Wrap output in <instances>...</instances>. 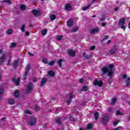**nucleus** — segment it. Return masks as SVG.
Listing matches in <instances>:
<instances>
[{
    "mask_svg": "<svg viewBox=\"0 0 130 130\" xmlns=\"http://www.w3.org/2000/svg\"><path fill=\"white\" fill-rule=\"evenodd\" d=\"M116 102V98H114L112 99V102H111V104L113 105L114 104V103H115Z\"/></svg>",
    "mask_w": 130,
    "mask_h": 130,
    "instance_id": "37",
    "label": "nucleus"
},
{
    "mask_svg": "<svg viewBox=\"0 0 130 130\" xmlns=\"http://www.w3.org/2000/svg\"><path fill=\"white\" fill-rule=\"evenodd\" d=\"M110 43H111V40H109L108 41L107 44H110Z\"/></svg>",
    "mask_w": 130,
    "mask_h": 130,
    "instance_id": "55",
    "label": "nucleus"
},
{
    "mask_svg": "<svg viewBox=\"0 0 130 130\" xmlns=\"http://www.w3.org/2000/svg\"><path fill=\"white\" fill-rule=\"evenodd\" d=\"M108 38H109V36H106L103 38V40H106V39H108Z\"/></svg>",
    "mask_w": 130,
    "mask_h": 130,
    "instance_id": "46",
    "label": "nucleus"
},
{
    "mask_svg": "<svg viewBox=\"0 0 130 130\" xmlns=\"http://www.w3.org/2000/svg\"><path fill=\"white\" fill-rule=\"evenodd\" d=\"M47 34V29H43L42 31V35L43 36H45Z\"/></svg>",
    "mask_w": 130,
    "mask_h": 130,
    "instance_id": "24",
    "label": "nucleus"
},
{
    "mask_svg": "<svg viewBox=\"0 0 130 130\" xmlns=\"http://www.w3.org/2000/svg\"><path fill=\"white\" fill-rule=\"evenodd\" d=\"M60 119H61V118L59 117H57L56 119V121L58 124H60V123H61V122H60Z\"/></svg>",
    "mask_w": 130,
    "mask_h": 130,
    "instance_id": "28",
    "label": "nucleus"
},
{
    "mask_svg": "<svg viewBox=\"0 0 130 130\" xmlns=\"http://www.w3.org/2000/svg\"><path fill=\"white\" fill-rule=\"evenodd\" d=\"M13 82H19V81H17V79L16 78H13L12 80Z\"/></svg>",
    "mask_w": 130,
    "mask_h": 130,
    "instance_id": "53",
    "label": "nucleus"
},
{
    "mask_svg": "<svg viewBox=\"0 0 130 130\" xmlns=\"http://www.w3.org/2000/svg\"><path fill=\"white\" fill-rule=\"evenodd\" d=\"M31 64H28L27 65V67H26V68L25 69V73H29V70H31Z\"/></svg>",
    "mask_w": 130,
    "mask_h": 130,
    "instance_id": "22",
    "label": "nucleus"
},
{
    "mask_svg": "<svg viewBox=\"0 0 130 130\" xmlns=\"http://www.w3.org/2000/svg\"><path fill=\"white\" fill-rule=\"evenodd\" d=\"M93 85L95 86H98L99 87H102L103 86V82H94Z\"/></svg>",
    "mask_w": 130,
    "mask_h": 130,
    "instance_id": "16",
    "label": "nucleus"
},
{
    "mask_svg": "<svg viewBox=\"0 0 130 130\" xmlns=\"http://www.w3.org/2000/svg\"><path fill=\"white\" fill-rule=\"evenodd\" d=\"M122 79H124L125 82H130V77L126 74H124L122 76Z\"/></svg>",
    "mask_w": 130,
    "mask_h": 130,
    "instance_id": "12",
    "label": "nucleus"
},
{
    "mask_svg": "<svg viewBox=\"0 0 130 130\" xmlns=\"http://www.w3.org/2000/svg\"><path fill=\"white\" fill-rule=\"evenodd\" d=\"M118 124V121H114L113 122V125H114V126L117 125Z\"/></svg>",
    "mask_w": 130,
    "mask_h": 130,
    "instance_id": "50",
    "label": "nucleus"
},
{
    "mask_svg": "<svg viewBox=\"0 0 130 130\" xmlns=\"http://www.w3.org/2000/svg\"><path fill=\"white\" fill-rule=\"evenodd\" d=\"M27 123H28L29 125H35L36 123H37V119L34 117H32L29 121H27Z\"/></svg>",
    "mask_w": 130,
    "mask_h": 130,
    "instance_id": "2",
    "label": "nucleus"
},
{
    "mask_svg": "<svg viewBox=\"0 0 130 130\" xmlns=\"http://www.w3.org/2000/svg\"><path fill=\"white\" fill-rule=\"evenodd\" d=\"M46 85V82H42L40 83V86L41 87H43L44 86H45Z\"/></svg>",
    "mask_w": 130,
    "mask_h": 130,
    "instance_id": "38",
    "label": "nucleus"
},
{
    "mask_svg": "<svg viewBox=\"0 0 130 130\" xmlns=\"http://www.w3.org/2000/svg\"><path fill=\"white\" fill-rule=\"evenodd\" d=\"M116 114L117 115H123V113H121L119 110L116 111Z\"/></svg>",
    "mask_w": 130,
    "mask_h": 130,
    "instance_id": "33",
    "label": "nucleus"
},
{
    "mask_svg": "<svg viewBox=\"0 0 130 130\" xmlns=\"http://www.w3.org/2000/svg\"><path fill=\"white\" fill-rule=\"evenodd\" d=\"M65 10L68 11H72L73 10V8L70 4H66L65 5Z\"/></svg>",
    "mask_w": 130,
    "mask_h": 130,
    "instance_id": "9",
    "label": "nucleus"
},
{
    "mask_svg": "<svg viewBox=\"0 0 130 130\" xmlns=\"http://www.w3.org/2000/svg\"><path fill=\"white\" fill-rule=\"evenodd\" d=\"M96 32H99V28L96 27L94 29H92L90 30V34H94Z\"/></svg>",
    "mask_w": 130,
    "mask_h": 130,
    "instance_id": "17",
    "label": "nucleus"
},
{
    "mask_svg": "<svg viewBox=\"0 0 130 130\" xmlns=\"http://www.w3.org/2000/svg\"><path fill=\"white\" fill-rule=\"evenodd\" d=\"M33 88H34V86H33V84L30 82L29 83L26 88V92L27 93H30L32 90H33Z\"/></svg>",
    "mask_w": 130,
    "mask_h": 130,
    "instance_id": "3",
    "label": "nucleus"
},
{
    "mask_svg": "<svg viewBox=\"0 0 130 130\" xmlns=\"http://www.w3.org/2000/svg\"><path fill=\"white\" fill-rule=\"evenodd\" d=\"M125 24V18H122L118 22V26H122Z\"/></svg>",
    "mask_w": 130,
    "mask_h": 130,
    "instance_id": "8",
    "label": "nucleus"
},
{
    "mask_svg": "<svg viewBox=\"0 0 130 130\" xmlns=\"http://www.w3.org/2000/svg\"><path fill=\"white\" fill-rule=\"evenodd\" d=\"M11 47H13V48L16 47V43H12Z\"/></svg>",
    "mask_w": 130,
    "mask_h": 130,
    "instance_id": "42",
    "label": "nucleus"
},
{
    "mask_svg": "<svg viewBox=\"0 0 130 130\" xmlns=\"http://www.w3.org/2000/svg\"><path fill=\"white\" fill-rule=\"evenodd\" d=\"M27 53L30 56H34V54H32L30 52H28Z\"/></svg>",
    "mask_w": 130,
    "mask_h": 130,
    "instance_id": "49",
    "label": "nucleus"
},
{
    "mask_svg": "<svg viewBox=\"0 0 130 130\" xmlns=\"http://www.w3.org/2000/svg\"><path fill=\"white\" fill-rule=\"evenodd\" d=\"M67 25L69 27H72L74 25V21L72 19H69L67 21Z\"/></svg>",
    "mask_w": 130,
    "mask_h": 130,
    "instance_id": "11",
    "label": "nucleus"
},
{
    "mask_svg": "<svg viewBox=\"0 0 130 130\" xmlns=\"http://www.w3.org/2000/svg\"><path fill=\"white\" fill-rule=\"evenodd\" d=\"M109 119V118L107 115L104 116L102 119L103 123H106L107 121H108Z\"/></svg>",
    "mask_w": 130,
    "mask_h": 130,
    "instance_id": "13",
    "label": "nucleus"
},
{
    "mask_svg": "<svg viewBox=\"0 0 130 130\" xmlns=\"http://www.w3.org/2000/svg\"><path fill=\"white\" fill-rule=\"evenodd\" d=\"M35 108L36 111H39V110L40 109V107H39V106H38V105H36Z\"/></svg>",
    "mask_w": 130,
    "mask_h": 130,
    "instance_id": "41",
    "label": "nucleus"
},
{
    "mask_svg": "<svg viewBox=\"0 0 130 130\" xmlns=\"http://www.w3.org/2000/svg\"><path fill=\"white\" fill-rule=\"evenodd\" d=\"M32 13L34 16H36V17H38L39 16H40L41 15V13H40V11L39 10H37L36 9H34L32 11Z\"/></svg>",
    "mask_w": 130,
    "mask_h": 130,
    "instance_id": "6",
    "label": "nucleus"
},
{
    "mask_svg": "<svg viewBox=\"0 0 130 130\" xmlns=\"http://www.w3.org/2000/svg\"><path fill=\"white\" fill-rule=\"evenodd\" d=\"M7 59V54H3L2 56L0 57V64L1 66H3L4 64V62Z\"/></svg>",
    "mask_w": 130,
    "mask_h": 130,
    "instance_id": "5",
    "label": "nucleus"
},
{
    "mask_svg": "<svg viewBox=\"0 0 130 130\" xmlns=\"http://www.w3.org/2000/svg\"><path fill=\"white\" fill-rule=\"evenodd\" d=\"M93 127V124H88L87 125V129H91Z\"/></svg>",
    "mask_w": 130,
    "mask_h": 130,
    "instance_id": "30",
    "label": "nucleus"
},
{
    "mask_svg": "<svg viewBox=\"0 0 130 130\" xmlns=\"http://www.w3.org/2000/svg\"><path fill=\"white\" fill-rule=\"evenodd\" d=\"M107 24L106 23H103L102 24V27H104V26H106Z\"/></svg>",
    "mask_w": 130,
    "mask_h": 130,
    "instance_id": "54",
    "label": "nucleus"
},
{
    "mask_svg": "<svg viewBox=\"0 0 130 130\" xmlns=\"http://www.w3.org/2000/svg\"><path fill=\"white\" fill-rule=\"evenodd\" d=\"M95 48H96V46H92L90 47V50H94V49H95Z\"/></svg>",
    "mask_w": 130,
    "mask_h": 130,
    "instance_id": "43",
    "label": "nucleus"
},
{
    "mask_svg": "<svg viewBox=\"0 0 130 130\" xmlns=\"http://www.w3.org/2000/svg\"><path fill=\"white\" fill-rule=\"evenodd\" d=\"M8 103L10 105H13V104H15V103H16V101H15L14 99H11L8 101Z\"/></svg>",
    "mask_w": 130,
    "mask_h": 130,
    "instance_id": "18",
    "label": "nucleus"
},
{
    "mask_svg": "<svg viewBox=\"0 0 130 130\" xmlns=\"http://www.w3.org/2000/svg\"><path fill=\"white\" fill-rule=\"evenodd\" d=\"M83 55L85 57V59H89L90 58V56L89 55H86L85 53H83Z\"/></svg>",
    "mask_w": 130,
    "mask_h": 130,
    "instance_id": "26",
    "label": "nucleus"
},
{
    "mask_svg": "<svg viewBox=\"0 0 130 130\" xmlns=\"http://www.w3.org/2000/svg\"><path fill=\"white\" fill-rule=\"evenodd\" d=\"M48 64H49V66H53V64H54V61L52 60V61H50V62L48 63Z\"/></svg>",
    "mask_w": 130,
    "mask_h": 130,
    "instance_id": "36",
    "label": "nucleus"
},
{
    "mask_svg": "<svg viewBox=\"0 0 130 130\" xmlns=\"http://www.w3.org/2000/svg\"><path fill=\"white\" fill-rule=\"evenodd\" d=\"M19 90H16L14 92V96H15V97H19Z\"/></svg>",
    "mask_w": 130,
    "mask_h": 130,
    "instance_id": "23",
    "label": "nucleus"
},
{
    "mask_svg": "<svg viewBox=\"0 0 130 130\" xmlns=\"http://www.w3.org/2000/svg\"><path fill=\"white\" fill-rule=\"evenodd\" d=\"M82 90L84 91L85 92H87L88 91V86H84L82 88Z\"/></svg>",
    "mask_w": 130,
    "mask_h": 130,
    "instance_id": "31",
    "label": "nucleus"
},
{
    "mask_svg": "<svg viewBox=\"0 0 130 130\" xmlns=\"http://www.w3.org/2000/svg\"><path fill=\"white\" fill-rule=\"evenodd\" d=\"M50 18L51 21H54L56 19V15L54 14H51L50 15Z\"/></svg>",
    "mask_w": 130,
    "mask_h": 130,
    "instance_id": "21",
    "label": "nucleus"
},
{
    "mask_svg": "<svg viewBox=\"0 0 130 130\" xmlns=\"http://www.w3.org/2000/svg\"><path fill=\"white\" fill-rule=\"evenodd\" d=\"M21 30L22 32H25V24L21 25Z\"/></svg>",
    "mask_w": 130,
    "mask_h": 130,
    "instance_id": "32",
    "label": "nucleus"
},
{
    "mask_svg": "<svg viewBox=\"0 0 130 130\" xmlns=\"http://www.w3.org/2000/svg\"><path fill=\"white\" fill-rule=\"evenodd\" d=\"M57 64L59 68H61L62 66V59H60L57 61Z\"/></svg>",
    "mask_w": 130,
    "mask_h": 130,
    "instance_id": "19",
    "label": "nucleus"
},
{
    "mask_svg": "<svg viewBox=\"0 0 130 130\" xmlns=\"http://www.w3.org/2000/svg\"><path fill=\"white\" fill-rule=\"evenodd\" d=\"M7 65L8 66H11V60L10 59H8L7 62Z\"/></svg>",
    "mask_w": 130,
    "mask_h": 130,
    "instance_id": "45",
    "label": "nucleus"
},
{
    "mask_svg": "<svg viewBox=\"0 0 130 130\" xmlns=\"http://www.w3.org/2000/svg\"><path fill=\"white\" fill-rule=\"evenodd\" d=\"M121 26V29H123V30H125V25H124V24Z\"/></svg>",
    "mask_w": 130,
    "mask_h": 130,
    "instance_id": "51",
    "label": "nucleus"
},
{
    "mask_svg": "<svg viewBox=\"0 0 130 130\" xmlns=\"http://www.w3.org/2000/svg\"><path fill=\"white\" fill-rule=\"evenodd\" d=\"M15 85H16V86H19V85H20V82H15Z\"/></svg>",
    "mask_w": 130,
    "mask_h": 130,
    "instance_id": "52",
    "label": "nucleus"
},
{
    "mask_svg": "<svg viewBox=\"0 0 130 130\" xmlns=\"http://www.w3.org/2000/svg\"><path fill=\"white\" fill-rule=\"evenodd\" d=\"M108 110L109 112H111V110H112L111 109V108H110L108 109Z\"/></svg>",
    "mask_w": 130,
    "mask_h": 130,
    "instance_id": "61",
    "label": "nucleus"
},
{
    "mask_svg": "<svg viewBox=\"0 0 130 130\" xmlns=\"http://www.w3.org/2000/svg\"><path fill=\"white\" fill-rule=\"evenodd\" d=\"M14 31L12 28L9 29L7 30L6 33L8 35H12Z\"/></svg>",
    "mask_w": 130,
    "mask_h": 130,
    "instance_id": "20",
    "label": "nucleus"
},
{
    "mask_svg": "<svg viewBox=\"0 0 130 130\" xmlns=\"http://www.w3.org/2000/svg\"><path fill=\"white\" fill-rule=\"evenodd\" d=\"M128 28H129V29H130V21L128 23Z\"/></svg>",
    "mask_w": 130,
    "mask_h": 130,
    "instance_id": "63",
    "label": "nucleus"
},
{
    "mask_svg": "<svg viewBox=\"0 0 130 130\" xmlns=\"http://www.w3.org/2000/svg\"><path fill=\"white\" fill-rule=\"evenodd\" d=\"M21 11H25L26 10V6L24 5H21L20 6Z\"/></svg>",
    "mask_w": 130,
    "mask_h": 130,
    "instance_id": "25",
    "label": "nucleus"
},
{
    "mask_svg": "<svg viewBox=\"0 0 130 130\" xmlns=\"http://www.w3.org/2000/svg\"><path fill=\"white\" fill-rule=\"evenodd\" d=\"M32 81L33 82H37V77H34L32 79Z\"/></svg>",
    "mask_w": 130,
    "mask_h": 130,
    "instance_id": "48",
    "label": "nucleus"
},
{
    "mask_svg": "<svg viewBox=\"0 0 130 130\" xmlns=\"http://www.w3.org/2000/svg\"><path fill=\"white\" fill-rule=\"evenodd\" d=\"M113 68H114V65L113 64H110L106 67H104L102 69V72L105 75L108 74L109 77H112L113 75Z\"/></svg>",
    "mask_w": 130,
    "mask_h": 130,
    "instance_id": "1",
    "label": "nucleus"
},
{
    "mask_svg": "<svg viewBox=\"0 0 130 130\" xmlns=\"http://www.w3.org/2000/svg\"><path fill=\"white\" fill-rule=\"evenodd\" d=\"M25 35H26V36H29V35H30V34H29L28 31H26L25 32Z\"/></svg>",
    "mask_w": 130,
    "mask_h": 130,
    "instance_id": "56",
    "label": "nucleus"
},
{
    "mask_svg": "<svg viewBox=\"0 0 130 130\" xmlns=\"http://www.w3.org/2000/svg\"><path fill=\"white\" fill-rule=\"evenodd\" d=\"M48 76H49L50 77H52V78L55 77V73H54V72L51 70L48 71Z\"/></svg>",
    "mask_w": 130,
    "mask_h": 130,
    "instance_id": "14",
    "label": "nucleus"
},
{
    "mask_svg": "<svg viewBox=\"0 0 130 130\" xmlns=\"http://www.w3.org/2000/svg\"><path fill=\"white\" fill-rule=\"evenodd\" d=\"M80 130H87V129L86 128H80Z\"/></svg>",
    "mask_w": 130,
    "mask_h": 130,
    "instance_id": "64",
    "label": "nucleus"
},
{
    "mask_svg": "<svg viewBox=\"0 0 130 130\" xmlns=\"http://www.w3.org/2000/svg\"><path fill=\"white\" fill-rule=\"evenodd\" d=\"M73 93H70L69 98L67 101V104H71V103L72 102V99H73Z\"/></svg>",
    "mask_w": 130,
    "mask_h": 130,
    "instance_id": "15",
    "label": "nucleus"
},
{
    "mask_svg": "<svg viewBox=\"0 0 130 130\" xmlns=\"http://www.w3.org/2000/svg\"><path fill=\"white\" fill-rule=\"evenodd\" d=\"M68 52L69 55H70V56H72V57H74V56H76V53L75 52L74 50H68Z\"/></svg>",
    "mask_w": 130,
    "mask_h": 130,
    "instance_id": "7",
    "label": "nucleus"
},
{
    "mask_svg": "<svg viewBox=\"0 0 130 130\" xmlns=\"http://www.w3.org/2000/svg\"><path fill=\"white\" fill-rule=\"evenodd\" d=\"M71 120H72V121H75V118L71 117L70 118Z\"/></svg>",
    "mask_w": 130,
    "mask_h": 130,
    "instance_id": "59",
    "label": "nucleus"
},
{
    "mask_svg": "<svg viewBox=\"0 0 130 130\" xmlns=\"http://www.w3.org/2000/svg\"><path fill=\"white\" fill-rule=\"evenodd\" d=\"M117 52V48L116 46H114L111 49L109 50V52L111 55H114L115 53Z\"/></svg>",
    "mask_w": 130,
    "mask_h": 130,
    "instance_id": "4",
    "label": "nucleus"
},
{
    "mask_svg": "<svg viewBox=\"0 0 130 130\" xmlns=\"http://www.w3.org/2000/svg\"><path fill=\"white\" fill-rule=\"evenodd\" d=\"M19 60H15L14 62L12 64L13 69H17L19 67Z\"/></svg>",
    "mask_w": 130,
    "mask_h": 130,
    "instance_id": "10",
    "label": "nucleus"
},
{
    "mask_svg": "<svg viewBox=\"0 0 130 130\" xmlns=\"http://www.w3.org/2000/svg\"><path fill=\"white\" fill-rule=\"evenodd\" d=\"M115 12H117V11H118V7H116L114 9Z\"/></svg>",
    "mask_w": 130,
    "mask_h": 130,
    "instance_id": "57",
    "label": "nucleus"
},
{
    "mask_svg": "<svg viewBox=\"0 0 130 130\" xmlns=\"http://www.w3.org/2000/svg\"><path fill=\"white\" fill-rule=\"evenodd\" d=\"M126 85H127V86H130V82H127L126 83Z\"/></svg>",
    "mask_w": 130,
    "mask_h": 130,
    "instance_id": "62",
    "label": "nucleus"
},
{
    "mask_svg": "<svg viewBox=\"0 0 130 130\" xmlns=\"http://www.w3.org/2000/svg\"><path fill=\"white\" fill-rule=\"evenodd\" d=\"M42 62H43V63H45V64H48V60L46 58H43Z\"/></svg>",
    "mask_w": 130,
    "mask_h": 130,
    "instance_id": "29",
    "label": "nucleus"
},
{
    "mask_svg": "<svg viewBox=\"0 0 130 130\" xmlns=\"http://www.w3.org/2000/svg\"><path fill=\"white\" fill-rule=\"evenodd\" d=\"M78 31V27H75L74 29L72 30V32L73 33H75L76 32Z\"/></svg>",
    "mask_w": 130,
    "mask_h": 130,
    "instance_id": "39",
    "label": "nucleus"
},
{
    "mask_svg": "<svg viewBox=\"0 0 130 130\" xmlns=\"http://www.w3.org/2000/svg\"><path fill=\"white\" fill-rule=\"evenodd\" d=\"M90 7H91V5H87V7H84L83 8V11H87V10H88V9H89V8H90Z\"/></svg>",
    "mask_w": 130,
    "mask_h": 130,
    "instance_id": "34",
    "label": "nucleus"
},
{
    "mask_svg": "<svg viewBox=\"0 0 130 130\" xmlns=\"http://www.w3.org/2000/svg\"><path fill=\"white\" fill-rule=\"evenodd\" d=\"M57 39L58 40H61L62 39V36H58Z\"/></svg>",
    "mask_w": 130,
    "mask_h": 130,
    "instance_id": "44",
    "label": "nucleus"
},
{
    "mask_svg": "<svg viewBox=\"0 0 130 130\" xmlns=\"http://www.w3.org/2000/svg\"><path fill=\"white\" fill-rule=\"evenodd\" d=\"M41 82H46V78L44 77L42 79Z\"/></svg>",
    "mask_w": 130,
    "mask_h": 130,
    "instance_id": "47",
    "label": "nucleus"
},
{
    "mask_svg": "<svg viewBox=\"0 0 130 130\" xmlns=\"http://www.w3.org/2000/svg\"><path fill=\"white\" fill-rule=\"evenodd\" d=\"M94 117L95 118V120L98 119V117H99V112H97L94 114Z\"/></svg>",
    "mask_w": 130,
    "mask_h": 130,
    "instance_id": "27",
    "label": "nucleus"
},
{
    "mask_svg": "<svg viewBox=\"0 0 130 130\" xmlns=\"http://www.w3.org/2000/svg\"><path fill=\"white\" fill-rule=\"evenodd\" d=\"M79 82H84V79H83V78H81L79 80Z\"/></svg>",
    "mask_w": 130,
    "mask_h": 130,
    "instance_id": "60",
    "label": "nucleus"
},
{
    "mask_svg": "<svg viewBox=\"0 0 130 130\" xmlns=\"http://www.w3.org/2000/svg\"><path fill=\"white\" fill-rule=\"evenodd\" d=\"M119 129H120V127H117V128L114 129L113 130H119Z\"/></svg>",
    "mask_w": 130,
    "mask_h": 130,
    "instance_id": "58",
    "label": "nucleus"
},
{
    "mask_svg": "<svg viewBox=\"0 0 130 130\" xmlns=\"http://www.w3.org/2000/svg\"><path fill=\"white\" fill-rule=\"evenodd\" d=\"M28 76V73L25 72L24 75L23 76L24 80H27V77Z\"/></svg>",
    "mask_w": 130,
    "mask_h": 130,
    "instance_id": "35",
    "label": "nucleus"
},
{
    "mask_svg": "<svg viewBox=\"0 0 130 130\" xmlns=\"http://www.w3.org/2000/svg\"><path fill=\"white\" fill-rule=\"evenodd\" d=\"M25 113H26V114H32V112L30 111V110H27V111H26L25 112Z\"/></svg>",
    "mask_w": 130,
    "mask_h": 130,
    "instance_id": "40",
    "label": "nucleus"
}]
</instances>
